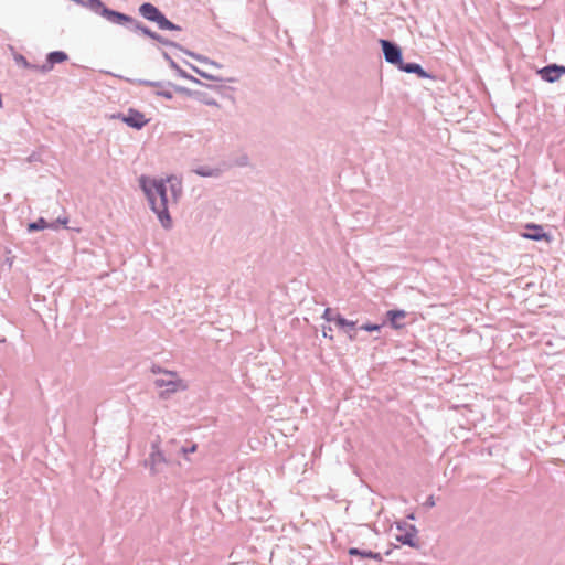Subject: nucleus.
<instances>
[{
    "mask_svg": "<svg viewBox=\"0 0 565 565\" xmlns=\"http://www.w3.org/2000/svg\"><path fill=\"white\" fill-rule=\"evenodd\" d=\"M140 184L161 224L170 227L171 218L168 209L171 204H175L181 195V181L175 177H169L167 180L141 177Z\"/></svg>",
    "mask_w": 565,
    "mask_h": 565,
    "instance_id": "1",
    "label": "nucleus"
},
{
    "mask_svg": "<svg viewBox=\"0 0 565 565\" xmlns=\"http://www.w3.org/2000/svg\"><path fill=\"white\" fill-rule=\"evenodd\" d=\"M140 14L152 22H156L162 30H180V26L169 21L153 4L143 3L139 8Z\"/></svg>",
    "mask_w": 565,
    "mask_h": 565,
    "instance_id": "2",
    "label": "nucleus"
},
{
    "mask_svg": "<svg viewBox=\"0 0 565 565\" xmlns=\"http://www.w3.org/2000/svg\"><path fill=\"white\" fill-rule=\"evenodd\" d=\"M158 387L164 388L168 393H174L185 390L186 384L174 372H163L162 376L156 381Z\"/></svg>",
    "mask_w": 565,
    "mask_h": 565,
    "instance_id": "3",
    "label": "nucleus"
},
{
    "mask_svg": "<svg viewBox=\"0 0 565 565\" xmlns=\"http://www.w3.org/2000/svg\"><path fill=\"white\" fill-rule=\"evenodd\" d=\"M113 117L120 119L121 121L127 124L129 127H132L136 129H141L149 121V119L146 118V115L143 113L132 109V108L128 109V111L126 114H118Z\"/></svg>",
    "mask_w": 565,
    "mask_h": 565,
    "instance_id": "4",
    "label": "nucleus"
},
{
    "mask_svg": "<svg viewBox=\"0 0 565 565\" xmlns=\"http://www.w3.org/2000/svg\"><path fill=\"white\" fill-rule=\"evenodd\" d=\"M524 230L521 236L526 239L552 242V236L544 231L542 225L529 223L524 226Z\"/></svg>",
    "mask_w": 565,
    "mask_h": 565,
    "instance_id": "5",
    "label": "nucleus"
},
{
    "mask_svg": "<svg viewBox=\"0 0 565 565\" xmlns=\"http://www.w3.org/2000/svg\"><path fill=\"white\" fill-rule=\"evenodd\" d=\"M380 43L382 45L385 60L388 63L399 66L401 63L403 62L401 50L387 40H381Z\"/></svg>",
    "mask_w": 565,
    "mask_h": 565,
    "instance_id": "6",
    "label": "nucleus"
},
{
    "mask_svg": "<svg viewBox=\"0 0 565 565\" xmlns=\"http://www.w3.org/2000/svg\"><path fill=\"white\" fill-rule=\"evenodd\" d=\"M539 73L544 81L554 83L558 81L562 75H565V66L553 64L543 67Z\"/></svg>",
    "mask_w": 565,
    "mask_h": 565,
    "instance_id": "7",
    "label": "nucleus"
},
{
    "mask_svg": "<svg viewBox=\"0 0 565 565\" xmlns=\"http://www.w3.org/2000/svg\"><path fill=\"white\" fill-rule=\"evenodd\" d=\"M67 60V55L64 52L55 51L47 55V63L38 67L41 72H49L53 68V65L56 63H62Z\"/></svg>",
    "mask_w": 565,
    "mask_h": 565,
    "instance_id": "8",
    "label": "nucleus"
},
{
    "mask_svg": "<svg viewBox=\"0 0 565 565\" xmlns=\"http://www.w3.org/2000/svg\"><path fill=\"white\" fill-rule=\"evenodd\" d=\"M103 15L106 17L113 23H117V24H124V23H127V22H131V18L130 17H128V15H126L124 13L111 11V10H109L107 8H103Z\"/></svg>",
    "mask_w": 565,
    "mask_h": 565,
    "instance_id": "9",
    "label": "nucleus"
},
{
    "mask_svg": "<svg viewBox=\"0 0 565 565\" xmlns=\"http://www.w3.org/2000/svg\"><path fill=\"white\" fill-rule=\"evenodd\" d=\"M406 311L404 310H390L387 311L386 316L391 322V326L394 329H402L404 327L403 323H401V320H403L406 317Z\"/></svg>",
    "mask_w": 565,
    "mask_h": 565,
    "instance_id": "10",
    "label": "nucleus"
},
{
    "mask_svg": "<svg viewBox=\"0 0 565 565\" xmlns=\"http://www.w3.org/2000/svg\"><path fill=\"white\" fill-rule=\"evenodd\" d=\"M398 68L404 71V72H407V73H415L419 77H423V78L428 76L427 73L422 68V66L419 64H416V63L404 64L402 62L401 65L398 66Z\"/></svg>",
    "mask_w": 565,
    "mask_h": 565,
    "instance_id": "11",
    "label": "nucleus"
},
{
    "mask_svg": "<svg viewBox=\"0 0 565 565\" xmlns=\"http://www.w3.org/2000/svg\"><path fill=\"white\" fill-rule=\"evenodd\" d=\"M50 227L44 218H39L36 222L30 223L28 225L29 232L40 231Z\"/></svg>",
    "mask_w": 565,
    "mask_h": 565,
    "instance_id": "12",
    "label": "nucleus"
},
{
    "mask_svg": "<svg viewBox=\"0 0 565 565\" xmlns=\"http://www.w3.org/2000/svg\"><path fill=\"white\" fill-rule=\"evenodd\" d=\"M334 322L338 327L340 328H353L355 326V322L353 321H348L347 319H344L343 317H341L340 315H337L335 318H334Z\"/></svg>",
    "mask_w": 565,
    "mask_h": 565,
    "instance_id": "13",
    "label": "nucleus"
},
{
    "mask_svg": "<svg viewBox=\"0 0 565 565\" xmlns=\"http://www.w3.org/2000/svg\"><path fill=\"white\" fill-rule=\"evenodd\" d=\"M350 555H359L361 557H369V558H376L379 555L374 554L373 552H361L358 548H350L349 550Z\"/></svg>",
    "mask_w": 565,
    "mask_h": 565,
    "instance_id": "14",
    "label": "nucleus"
},
{
    "mask_svg": "<svg viewBox=\"0 0 565 565\" xmlns=\"http://www.w3.org/2000/svg\"><path fill=\"white\" fill-rule=\"evenodd\" d=\"M88 2L93 10H95L96 12H100L103 14V8L105 7L100 0H88Z\"/></svg>",
    "mask_w": 565,
    "mask_h": 565,
    "instance_id": "15",
    "label": "nucleus"
},
{
    "mask_svg": "<svg viewBox=\"0 0 565 565\" xmlns=\"http://www.w3.org/2000/svg\"><path fill=\"white\" fill-rule=\"evenodd\" d=\"M337 315L333 313L332 309L330 308H327L322 315V318L326 319L327 321H333L334 322V318H335Z\"/></svg>",
    "mask_w": 565,
    "mask_h": 565,
    "instance_id": "16",
    "label": "nucleus"
},
{
    "mask_svg": "<svg viewBox=\"0 0 565 565\" xmlns=\"http://www.w3.org/2000/svg\"><path fill=\"white\" fill-rule=\"evenodd\" d=\"M137 29L140 30L143 34H146V35H148V36H150L152 39H157L158 38L153 32H151L146 26H141V25L137 24Z\"/></svg>",
    "mask_w": 565,
    "mask_h": 565,
    "instance_id": "17",
    "label": "nucleus"
},
{
    "mask_svg": "<svg viewBox=\"0 0 565 565\" xmlns=\"http://www.w3.org/2000/svg\"><path fill=\"white\" fill-rule=\"evenodd\" d=\"M361 329L366 330V331H377V330H380V326L379 324L366 323V324H363L361 327Z\"/></svg>",
    "mask_w": 565,
    "mask_h": 565,
    "instance_id": "18",
    "label": "nucleus"
},
{
    "mask_svg": "<svg viewBox=\"0 0 565 565\" xmlns=\"http://www.w3.org/2000/svg\"><path fill=\"white\" fill-rule=\"evenodd\" d=\"M15 61L18 63H20L21 65H23L24 67H30V64L28 63V61L22 55L17 56Z\"/></svg>",
    "mask_w": 565,
    "mask_h": 565,
    "instance_id": "19",
    "label": "nucleus"
},
{
    "mask_svg": "<svg viewBox=\"0 0 565 565\" xmlns=\"http://www.w3.org/2000/svg\"><path fill=\"white\" fill-rule=\"evenodd\" d=\"M330 332H331V328H326V327L323 328V331H322L323 337H326V338L328 337V338L332 339V335L328 334Z\"/></svg>",
    "mask_w": 565,
    "mask_h": 565,
    "instance_id": "20",
    "label": "nucleus"
},
{
    "mask_svg": "<svg viewBox=\"0 0 565 565\" xmlns=\"http://www.w3.org/2000/svg\"><path fill=\"white\" fill-rule=\"evenodd\" d=\"M330 332H331V328H326V327L323 328V331H322L323 337H326V338L328 337V338L332 339V335L328 334Z\"/></svg>",
    "mask_w": 565,
    "mask_h": 565,
    "instance_id": "21",
    "label": "nucleus"
},
{
    "mask_svg": "<svg viewBox=\"0 0 565 565\" xmlns=\"http://www.w3.org/2000/svg\"><path fill=\"white\" fill-rule=\"evenodd\" d=\"M199 174L201 175H204V177H207V175H212V172H207V171H198Z\"/></svg>",
    "mask_w": 565,
    "mask_h": 565,
    "instance_id": "22",
    "label": "nucleus"
}]
</instances>
